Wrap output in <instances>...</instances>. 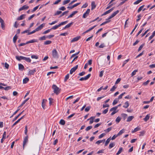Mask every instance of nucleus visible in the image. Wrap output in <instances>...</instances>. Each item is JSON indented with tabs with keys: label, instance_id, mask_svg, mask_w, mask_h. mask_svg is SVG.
<instances>
[{
	"label": "nucleus",
	"instance_id": "nucleus-1",
	"mask_svg": "<svg viewBox=\"0 0 155 155\" xmlns=\"http://www.w3.org/2000/svg\"><path fill=\"white\" fill-rule=\"evenodd\" d=\"M54 93L57 95L58 94L60 93V89L55 85L54 84L52 86Z\"/></svg>",
	"mask_w": 155,
	"mask_h": 155
},
{
	"label": "nucleus",
	"instance_id": "nucleus-2",
	"mask_svg": "<svg viewBox=\"0 0 155 155\" xmlns=\"http://www.w3.org/2000/svg\"><path fill=\"white\" fill-rule=\"evenodd\" d=\"M52 55L53 57L54 58H58V52L55 49H53L52 50Z\"/></svg>",
	"mask_w": 155,
	"mask_h": 155
},
{
	"label": "nucleus",
	"instance_id": "nucleus-3",
	"mask_svg": "<svg viewBox=\"0 0 155 155\" xmlns=\"http://www.w3.org/2000/svg\"><path fill=\"white\" fill-rule=\"evenodd\" d=\"M91 74H89L84 77H82L80 78L79 80L80 81H85L87 80L91 76Z\"/></svg>",
	"mask_w": 155,
	"mask_h": 155
},
{
	"label": "nucleus",
	"instance_id": "nucleus-4",
	"mask_svg": "<svg viewBox=\"0 0 155 155\" xmlns=\"http://www.w3.org/2000/svg\"><path fill=\"white\" fill-rule=\"evenodd\" d=\"M90 9H87L86 12L83 14V18H86L90 12Z\"/></svg>",
	"mask_w": 155,
	"mask_h": 155
},
{
	"label": "nucleus",
	"instance_id": "nucleus-5",
	"mask_svg": "<svg viewBox=\"0 0 155 155\" xmlns=\"http://www.w3.org/2000/svg\"><path fill=\"white\" fill-rule=\"evenodd\" d=\"M28 141V136L27 135L26 136L24 137V140L23 142V147L24 148L26 144V143Z\"/></svg>",
	"mask_w": 155,
	"mask_h": 155
},
{
	"label": "nucleus",
	"instance_id": "nucleus-6",
	"mask_svg": "<svg viewBox=\"0 0 155 155\" xmlns=\"http://www.w3.org/2000/svg\"><path fill=\"white\" fill-rule=\"evenodd\" d=\"M78 65H76L74 67L72 68L70 70V74H72V73L74 72L78 68Z\"/></svg>",
	"mask_w": 155,
	"mask_h": 155
},
{
	"label": "nucleus",
	"instance_id": "nucleus-7",
	"mask_svg": "<svg viewBox=\"0 0 155 155\" xmlns=\"http://www.w3.org/2000/svg\"><path fill=\"white\" fill-rule=\"evenodd\" d=\"M29 7L28 6L26 5H24L19 9V11L20 12L24 10L27 9Z\"/></svg>",
	"mask_w": 155,
	"mask_h": 155
},
{
	"label": "nucleus",
	"instance_id": "nucleus-8",
	"mask_svg": "<svg viewBox=\"0 0 155 155\" xmlns=\"http://www.w3.org/2000/svg\"><path fill=\"white\" fill-rule=\"evenodd\" d=\"M47 101V100L43 99L41 103V105L43 108L45 109V103Z\"/></svg>",
	"mask_w": 155,
	"mask_h": 155
},
{
	"label": "nucleus",
	"instance_id": "nucleus-9",
	"mask_svg": "<svg viewBox=\"0 0 155 155\" xmlns=\"http://www.w3.org/2000/svg\"><path fill=\"white\" fill-rule=\"evenodd\" d=\"M36 71V69L35 68L31 70H30L28 72V74L30 75H33Z\"/></svg>",
	"mask_w": 155,
	"mask_h": 155
},
{
	"label": "nucleus",
	"instance_id": "nucleus-10",
	"mask_svg": "<svg viewBox=\"0 0 155 155\" xmlns=\"http://www.w3.org/2000/svg\"><path fill=\"white\" fill-rule=\"evenodd\" d=\"M119 12V10H117L114 12L112 15L109 16V18H111L115 16Z\"/></svg>",
	"mask_w": 155,
	"mask_h": 155
},
{
	"label": "nucleus",
	"instance_id": "nucleus-11",
	"mask_svg": "<svg viewBox=\"0 0 155 155\" xmlns=\"http://www.w3.org/2000/svg\"><path fill=\"white\" fill-rule=\"evenodd\" d=\"M119 12V10H117L114 12L112 15L109 16V18H111L115 16Z\"/></svg>",
	"mask_w": 155,
	"mask_h": 155
},
{
	"label": "nucleus",
	"instance_id": "nucleus-12",
	"mask_svg": "<svg viewBox=\"0 0 155 155\" xmlns=\"http://www.w3.org/2000/svg\"><path fill=\"white\" fill-rule=\"evenodd\" d=\"M80 3H81L80 2L77 3L75 4H74V5H72L71 6L68 7L67 8L69 9H72L73 8H74L75 7H76L78 5H80Z\"/></svg>",
	"mask_w": 155,
	"mask_h": 155
},
{
	"label": "nucleus",
	"instance_id": "nucleus-13",
	"mask_svg": "<svg viewBox=\"0 0 155 155\" xmlns=\"http://www.w3.org/2000/svg\"><path fill=\"white\" fill-rule=\"evenodd\" d=\"M141 129L140 127H137L135 128L134 130H132L131 132L132 133H135L138 131L140 130Z\"/></svg>",
	"mask_w": 155,
	"mask_h": 155
},
{
	"label": "nucleus",
	"instance_id": "nucleus-14",
	"mask_svg": "<svg viewBox=\"0 0 155 155\" xmlns=\"http://www.w3.org/2000/svg\"><path fill=\"white\" fill-rule=\"evenodd\" d=\"M38 42V40L36 39H33L30 41H28L26 42V44H29L30 43H33Z\"/></svg>",
	"mask_w": 155,
	"mask_h": 155
},
{
	"label": "nucleus",
	"instance_id": "nucleus-15",
	"mask_svg": "<svg viewBox=\"0 0 155 155\" xmlns=\"http://www.w3.org/2000/svg\"><path fill=\"white\" fill-rule=\"evenodd\" d=\"M95 118V117H91L90 118L88 119L87 120H90L89 121V124H92L94 122V120Z\"/></svg>",
	"mask_w": 155,
	"mask_h": 155
},
{
	"label": "nucleus",
	"instance_id": "nucleus-16",
	"mask_svg": "<svg viewBox=\"0 0 155 155\" xmlns=\"http://www.w3.org/2000/svg\"><path fill=\"white\" fill-rule=\"evenodd\" d=\"M44 25H45L44 24L41 25L39 26L38 27L36 28V30L38 31L39 30H41L43 28L44 26Z\"/></svg>",
	"mask_w": 155,
	"mask_h": 155
},
{
	"label": "nucleus",
	"instance_id": "nucleus-17",
	"mask_svg": "<svg viewBox=\"0 0 155 155\" xmlns=\"http://www.w3.org/2000/svg\"><path fill=\"white\" fill-rule=\"evenodd\" d=\"M78 12L77 11H75L73 12L67 18V19L69 18H72L73 16L75 15Z\"/></svg>",
	"mask_w": 155,
	"mask_h": 155
},
{
	"label": "nucleus",
	"instance_id": "nucleus-18",
	"mask_svg": "<svg viewBox=\"0 0 155 155\" xmlns=\"http://www.w3.org/2000/svg\"><path fill=\"white\" fill-rule=\"evenodd\" d=\"M25 16V14L22 15L17 18V20H20L23 19L24 18Z\"/></svg>",
	"mask_w": 155,
	"mask_h": 155
},
{
	"label": "nucleus",
	"instance_id": "nucleus-19",
	"mask_svg": "<svg viewBox=\"0 0 155 155\" xmlns=\"http://www.w3.org/2000/svg\"><path fill=\"white\" fill-rule=\"evenodd\" d=\"M73 23L71 22L70 23L66 25L64 28H63V29H65L67 28L70 27L72 25H73Z\"/></svg>",
	"mask_w": 155,
	"mask_h": 155
},
{
	"label": "nucleus",
	"instance_id": "nucleus-20",
	"mask_svg": "<svg viewBox=\"0 0 155 155\" xmlns=\"http://www.w3.org/2000/svg\"><path fill=\"white\" fill-rule=\"evenodd\" d=\"M24 58V57L22 56H16L15 57L16 59L19 61L23 60Z\"/></svg>",
	"mask_w": 155,
	"mask_h": 155
},
{
	"label": "nucleus",
	"instance_id": "nucleus-21",
	"mask_svg": "<svg viewBox=\"0 0 155 155\" xmlns=\"http://www.w3.org/2000/svg\"><path fill=\"white\" fill-rule=\"evenodd\" d=\"M134 118L133 116H130L127 118V122H130Z\"/></svg>",
	"mask_w": 155,
	"mask_h": 155
},
{
	"label": "nucleus",
	"instance_id": "nucleus-22",
	"mask_svg": "<svg viewBox=\"0 0 155 155\" xmlns=\"http://www.w3.org/2000/svg\"><path fill=\"white\" fill-rule=\"evenodd\" d=\"M29 98H27V99H26L25 100H24L23 102H22V103L21 104V105L19 106V107H22L25 103L27 101H28V100L29 99Z\"/></svg>",
	"mask_w": 155,
	"mask_h": 155
},
{
	"label": "nucleus",
	"instance_id": "nucleus-23",
	"mask_svg": "<svg viewBox=\"0 0 155 155\" xmlns=\"http://www.w3.org/2000/svg\"><path fill=\"white\" fill-rule=\"evenodd\" d=\"M129 104L128 101H126L124 103V104L123 106V107L126 108H127L129 106Z\"/></svg>",
	"mask_w": 155,
	"mask_h": 155
},
{
	"label": "nucleus",
	"instance_id": "nucleus-24",
	"mask_svg": "<svg viewBox=\"0 0 155 155\" xmlns=\"http://www.w3.org/2000/svg\"><path fill=\"white\" fill-rule=\"evenodd\" d=\"M155 36V31H154L152 34V35L150 36L148 40H151Z\"/></svg>",
	"mask_w": 155,
	"mask_h": 155
},
{
	"label": "nucleus",
	"instance_id": "nucleus-25",
	"mask_svg": "<svg viewBox=\"0 0 155 155\" xmlns=\"http://www.w3.org/2000/svg\"><path fill=\"white\" fill-rule=\"evenodd\" d=\"M29 79L28 78H25L23 79V83L25 84L27 83L29 81Z\"/></svg>",
	"mask_w": 155,
	"mask_h": 155
},
{
	"label": "nucleus",
	"instance_id": "nucleus-26",
	"mask_svg": "<svg viewBox=\"0 0 155 155\" xmlns=\"http://www.w3.org/2000/svg\"><path fill=\"white\" fill-rule=\"evenodd\" d=\"M23 60H25L27 62H30L31 60V59L29 58H27L24 57Z\"/></svg>",
	"mask_w": 155,
	"mask_h": 155
},
{
	"label": "nucleus",
	"instance_id": "nucleus-27",
	"mask_svg": "<svg viewBox=\"0 0 155 155\" xmlns=\"http://www.w3.org/2000/svg\"><path fill=\"white\" fill-rule=\"evenodd\" d=\"M150 118V115L149 114H147L145 118H144L143 119L145 122H147Z\"/></svg>",
	"mask_w": 155,
	"mask_h": 155
},
{
	"label": "nucleus",
	"instance_id": "nucleus-28",
	"mask_svg": "<svg viewBox=\"0 0 155 155\" xmlns=\"http://www.w3.org/2000/svg\"><path fill=\"white\" fill-rule=\"evenodd\" d=\"M24 110L22 111V112L19 113L17 116H16L13 120V121H14L15 120L19 117L24 112Z\"/></svg>",
	"mask_w": 155,
	"mask_h": 155
},
{
	"label": "nucleus",
	"instance_id": "nucleus-29",
	"mask_svg": "<svg viewBox=\"0 0 155 155\" xmlns=\"http://www.w3.org/2000/svg\"><path fill=\"white\" fill-rule=\"evenodd\" d=\"M18 68L19 70H23L24 68V67L22 64H18Z\"/></svg>",
	"mask_w": 155,
	"mask_h": 155
},
{
	"label": "nucleus",
	"instance_id": "nucleus-30",
	"mask_svg": "<svg viewBox=\"0 0 155 155\" xmlns=\"http://www.w3.org/2000/svg\"><path fill=\"white\" fill-rule=\"evenodd\" d=\"M79 38H80L79 37H75V38H73L71 40V42H74L76 41H78L79 40Z\"/></svg>",
	"mask_w": 155,
	"mask_h": 155
},
{
	"label": "nucleus",
	"instance_id": "nucleus-31",
	"mask_svg": "<svg viewBox=\"0 0 155 155\" xmlns=\"http://www.w3.org/2000/svg\"><path fill=\"white\" fill-rule=\"evenodd\" d=\"M125 131V130L124 129H122L121 130H120L119 132L117 134L118 136H120L122 134L124 133Z\"/></svg>",
	"mask_w": 155,
	"mask_h": 155
},
{
	"label": "nucleus",
	"instance_id": "nucleus-32",
	"mask_svg": "<svg viewBox=\"0 0 155 155\" xmlns=\"http://www.w3.org/2000/svg\"><path fill=\"white\" fill-rule=\"evenodd\" d=\"M105 140L104 139L103 140H100L97 141L96 142V143L97 144H99L102 142H104L105 141Z\"/></svg>",
	"mask_w": 155,
	"mask_h": 155
},
{
	"label": "nucleus",
	"instance_id": "nucleus-33",
	"mask_svg": "<svg viewBox=\"0 0 155 155\" xmlns=\"http://www.w3.org/2000/svg\"><path fill=\"white\" fill-rule=\"evenodd\" d=\"M138 70H135L131 74V76H133L136 74V72L138 71Z\"/></svg>",
	"mask_w": 155,
	"mask_h": 155
},
{
	"label": "nucleus",
	"instance_id": "nucleus-34",
	"mask_svg": "<svg viewBox=\"0 0 155 155\" xmlns=\"http://www.w3.org/2000/svg\"><path fill=\"white\" fill-rule=\"evenodd\" d=\"M121 120V118L119 117H118L116 119L115 121L117 123H119Z\"/></svg>",
	"mask_w": 155,
	"mask_h": 155
},
{
	"label": "nucleus",
	"instance_id": "nucleus-35",
	"mask_svg": "<svg viewBox=\"0 0 155 155\" xmlns=\"http://www.w3.org/2000/svg\"><path fill=\"white\" fill-rule=\"evenodd\" d=\"M68 22V21H63L62 22H61L60 24H59L58 25L59 27H60V26H61L62 25H63L65 24H66V23H67Z\"/></svg>",
	"mask_w": 155,
	"mask_h": 155
},
{
	"label": "nucleus",
	"instance_id": "nucleus-36",
	"mask_svg": "<svg viewBox=\"0 0 155 155\" xmlns=\"http://www.w3.org/2000/svg\"><path fill=\"white\" fill-rule=\"evenodd\" d=\"M59 123L61 125H64L65 124V121L63 119H61Z\"/></svg>",
	"mask_w": 155,
	"mask_h": 155
},
{
	"label": "nucleus",
	"instance_id": "nucleus-37",
	"mask_svg": "<svg viewBox=\"0 0 155 155\" xmlns=\"http://www.w3.org/2000/svg\"><path fill=\"white\" fill-rule=\"evenodd\" d=\"M115 145V144L114 143H111L109 145V148L111 149Z\"/></svg>",
	"mask_w": 155,
	"mask_h": 155
},
{
	"label": "nucleus",
	"instance_id": "nucleus-38",
	"mask_svg": "<svg viewBox=\"0 0 155 155\" xmlns=\"http://www.w3.org/2000/svg\"><path fill=\"white\" fill-rule=\"evenodd\" d=\"M58 20H55V21H52L51 23H49V25H54L55 24V23H57V22H58Z\"/></svg>",
	"mask_w": 155,
	"mask_h": 155
},
{
	"label": "nucleus",
	"instance_id": "nucleus-39",
	"mask_svg": "<svg viewBox=\"0 0 155 155\" xmlns=\"http://www.w3.org/2000/svg\"><path fill=\"white\" fill-rule=\"evenodd\" d=\"M110 137L109 138H108L107 140H106V142H105V146H107L108 144V143H109V142H110Z\"/></svg>",
	"mask_w": 155,
	"mask_h": 155
},
{
	"label": "nucleus",
	"instance_id": "nucleus-40",
	"mask_svg": "<svg viewBox=\"0 0 155 155\" xmlns=\"http://www.w3.org/2000/svg\"><path fill=\"white\" fill-rule=\"evenodd\" d=\"M51 41L49 40L46 41L44 42V44L45 45H49L51 43Z\"/></svg>",
	"mask_w": 155,
	"mask_h": 155
},
{
	"label": "nucleus",
	"instance_id": "nucleus-41",
	"mask_svg": "<svg viewBox=\"0 0 155 155\" xmlns=\"http://www.w3.org/2000/svg\"><path fill=\"white\" fill-rule=\"evenodd\" d=\"M91 5L92 10L94 9L96 7V6L95 5V3L94 2H92L91 3Z\"/></svg>",
	"mask_w": 155,
	"mask_h": 155
},
{
	"label": "nucleus",
	"instance_id": "nucleus-42",
	"mask_svg": "<svg viewBox=\"0 0 155 155\" xmlns=\"http://www.w3.org/2000/svg\"><path fill=\"white\" fill-rule=\"evenodd\" d=\"M69 77V74H67L65 77V78L64 79V81L65 82H66L68 79Z\"/></svg>",
	"mask_w": 155,
	"mask_h": 155
},
{
	"label": "nucleus",
	"instance_id": "nucleus-43",
	"mask_svg": "<svg viewBox=\"0 0 155 155\" xmlns=\"http://www.w3.org/2000/svg\"><path fill=\"white\" fill-rule=\"evenodd\" d=\"M58 25H55L53 26L52 28H51V30H55L57 29L58 27H59Z\"/></svg>",
	"mask_w": 155,
	"mask_h": 155
},
{
	"label": "nucleus",
	"instance_id": "nucleus-44",
	"mask_svg": "<svg viewBox=\"0 0 155 155\" xmlns=\"http://www.w3.org/2000/svg\"><path fill=\"white\" fill-rule=\"evenodd\" d=\"M123 150V148L122 147H120L118 151L117 152V153H116L117 155H118L120 154L122 151Z\"/></svg>",
	"mask_w": 155,
	"mask_h": 155
},
{
	"label": "nucleus",
	"instance_id": "nucleus-45",
	"mask_svg": "<svg viewBox=\"0 0 155 155\" xmlns=\"http://www.w3.org/2000/svg\"><path fill=\"white\" fill-rule=\"evenodd\" d=\"M30 31V30H29V29H28L26 30L23 31V32H21V34H24L25 33H27V34H28V33L29 32H29Z\"/></svg>",
	"mask_w": 155,
	"mask_h": 155
},
{
	"label": "nucleus",
	"instance_id": "nucleus-46",
	"mask_svg": "<svg viewBox=\"0 0 155 155\" xmlns=\"http://www.w3.org/2000/svg\"><path fill=\"white\" fill-rule=\"evenodd\" d=\"M51 30V28H50V29H48L44 31L43 32V34H47V33H49V32H50Z\"/></svg>",
	"mask_w": 155,
	"mask_h": 155
},
{
	"label": "nucleus",
	"instance_id": "nucleus-47",
	"mask_svg": "<svg viewBox=\"0 0 155 155\" xmlns=\"http://www.w3.org/2000/svg\"><path fill=\"white\" fill-rule=\"evenodd\" d=\"M117 107H115L112 108L110 110V111H117Z\"/></svg>",
	"mask_w": 155,
	"mask_h": 155
},
{
	"label": "nucleus",
	"instance_id": "nucleus-48",
	"mask_svg": "<svg viewBox=\"0 0 155 155\" xmlns=\"http://www.w3.org/2000/svg\"><path fill=\"white\" fill-rule=\"evenodd\" d=\"M37 31L36 30V29H35L33 31H31V32H29L28 33L27 35H31V34H32L34 33H35V32L36 31Z\"/></svg>",
	"mask_w": 155,
	"mask_h": 155
},
{
	"label": "nucleus",
	"instance_id": "nucleus-49",
	"mask_svg": "<svg viewBox=\"0 0 155 155\" xmlns=\"http://www.w3.org/2000/svg\"><path fill=\"white\" fill-rule=\"evenodd\" d=\"M70 0H64V1L63 2V5H65L66 4H67L69 2H70Z\"/></svg>",
	"mask_w": 155,
	"mask_h": 155
},
{
	"label": "nucleus",
	"instance_id": "nucleus-50",
	"mask_svg": "<svg viewBox=\"0 0 155 155\" xmlns=\"http://www.w3.org/2000/svg\"><path fill=\"white\" fill-rule=\"evenodd\" d=\"M144 6V5H143L140 6L138 9L137 12L139 13L142 9L143 8Z\"/></svg>",
	"mask_w": 155,
	"mask_h": 155
},
{
	"label": "nucleus",
	"instance_id": "nucleus-51",
	"mask_svg": "<svg viewBox=\"0 0 155 155\" xmlns=\"http://www.w3.org/2000/svg\"><path fill=\"white\" fill-rule=\"evenodd\" d=\"M117 87L115 86V85L114 86L112 87L110 89V91L113 92L117 88Z\"/></svg>",
	"mask_w": 155,
	"mask_h": 155
},
{
	"label": "nucleus",
	"instance_id": "nucleus-52",
	"mask_svg": "<svg viewBox=\"0 0 155 155\" xmlns=\"http://www.w3.org/2000/svg\"><path fill=\"white\" fill-rule=\"evenodd\" d=\"M46 38V37L45 36H44L39 38V40H45Z\"/></svg>",
	"mask_w": 155,
	"mask_h": 155
},
{
	"label": "nucleus",
	"instance_id": "nucleus-53",
	"mask_svg": "<svg viewBox=\"0 0 155 155\" xmlns=\"http://www.w3.org/2000/svg\"><path fill=\"white\" fill-rule=\"evenodd\" d=\"M105 47V45L104 43H103L101 44L99 46V48H103Z\"/></svg>",
	"mask_w": 155,
	"mask_h": 155
},
{
	"label": "nucleus",
	"instance_id": "nucleus-54",
	"mask_svg": "<svg viewBox=\"0 0 155 155\" xmlns=\"http://www.w3.org/2000/svg\"><path fill=\"white\" fill-rule=\"evenodd\" d=\"M92 128V127L91 126H88L86 128L85 130L86 131H88L90 129H91Z\"/></svg>",
	"mask_w": 155,
	"mask_h": 155
},
{
	"label": "nucleus",
	"instance_id": "nucleus-55",
	"mask_svg": "<svg viewBox=\"0 0 155 155\" xmlns=\"http://www.w3.org/2000/svg\"><path fill=\"white\" fill-rule=\"evenodd\" d=\"M17 38V36H16V35H15L14 37L13 38V41L14 43H15L16 42Z\"/></svg>",
	"mask_w": 155,
	"mask_h": 155
},
{
	"label": "nucleus",
	"instance_id": "nucleus-56",
	"mask_svg": "<svg viewBox=\"0 0 155 155\" xmlns=\"http://www.w3.org/2000/svg\"><path fill=\"white\" fill-rule=\"evenodd\" d=\"M61 13V11H58L55 13L54 14V15L55 16L57 15H58Z\"/></svg>",
	"mask_w": 155,
	"mask_h": 155
},
{
	"label": "nucleus",
	"instance_id": "nucleus-57",
	"mask_svg": "<svg viewBox=\"0 0 155 155\" xmlns=\"http://www.w3.org/2000/svg\"><path fill=\"white\" fill-rule=\"evenodd\" d=\"M142 1V0H137L134 2V5H137L141 2Z\"/></svg>",
	"mask_w": 155,
	"mask_h": 155
},
{
	"label": "nucleus",
	"instance_id": "nucleus-58",
	"mask_svg": "<svg viewBox=\"0 0 155 155\" xmlns=\"http://www.w3.org/2000/svg\"><path fill=\"white\" fill-rule=\"evenodd\" d=\"M149 31V29H148L143 34H142L141 35V37H143Z\"/></svg>",
	"mask_w": 155,
	"mask_h": 155
},
{
	"label": "nucleus",
	"instance_id": "nucleus-59",
	"mask_svg": "<svg viewBox=\"0 0 155 155\" xmlns=\"http://www.w3.org/2000/svg\"><path fill=\"white\" fill-rule=\"evenodd\" d=\"M125 94V92H124L122 93L119 96H118V99H121L122 98V96H123V95Z\"/></svg>",
	"mask_w": 155,
	"mask_h": 155
},
{
	"label": "nucleus",
	"instance_id": "nucleus-60",
	"mask_svg": "<svg viewBox=\"0 0 155 155\" xmlns=\"http://www.w3.org/2000/svg\"><path fill=\"white\" fill-rule=\"evenodd\" d=\"M118 102V100L117 99H115L114 100L112 103L113 105H115Z\"/></svg>",
	"mask_w": 155,
	"mask_h": 155
},
{
	"label": "nucleus",
	"instance_id": "nucleus-61",
	"mask_svg": "<svg viewBox=\"0 0 155 155\" xmlns=\"http://www.w3.org/2000/svg\"><path fill=\"white\" fill-rule=\"evenodd\" d=\"M105 135V134L104 133H103L101 134L98 137V138L99 139H101Z\"/></svg>",
	"mask_w": 155,
	"mask_h": 155
},
{
	"label": "nucleus",
	"instance_id": "nucleus-62",
	"mask_svg": "<svg viewBox=\"0 0 155 155\" xmlns=\"http://www.w3.org/2000/svg\"><path fill=\"white\" fill-rule=\"evenodd\" d=\"M122 116L123 117L124 119L125 120L127 117V115L126 114H122Z\"/></svg>",
	"mask_w": 155,
	"mask_h": 155
},
{
	"label": "nucleus",
	"instance_id": "nucleus-63",
	"mask_svg": "<svg viewBox=\"0 0 155 155\" xmlns=\"http://www.w3.org/2000/svg\"><path fill=\"white\" fill-rule=\"evenodd\" d=\"M31 58L32 59H38V57L36 55H32L31 56Z\"/></svg>",
	"mask_w": 155,
	"mask_h": 155
},
{
	"label": "nucleus",
	"instance_id": "nucleus-64",
	"mask_svg": "<svg viewBox=\"0 0 155 155\" xmlns=\"http://www.w3.org/2000/svg\"><path fill=\"white\" fill-rule=\"evenodd\" d=\"M20 121V120L19 119L17 120L12 125V127H13L15 125H16L17 124H18Z\"/></svg>",
	"mask_w": 155,
	"mask_h": 155
}]
</instances>
